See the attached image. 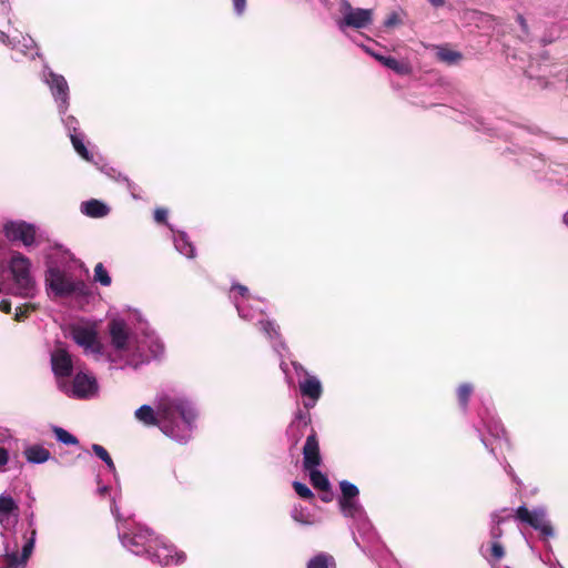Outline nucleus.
I'll use <instances>...</instances> for the list:
<instances>
[{
  "instance_id": "nucleus-1",
  "label": "nucleus",
  "mask_w": 568,
  "mask_h": 568,
  "mask_svg": "<svg viewBox=\"0 0 568 568\" xmlns=\"http://www.w3.org/2000/svg\"><path fill=\"white\" fill-rule=\"evenodd\" d=\"M134 416L144 425L158 426L165 436L185 444L192 437L197 413L186 398L165 395L160 397L156 410L150 405H142Z\"/></svg>"
},
{
  "instance_id": "nucleus-2",
  "label": "nucleus",
  "mask_w": 568,
  "mask_h": 568,
  "mask_svg": "<svg viewBox=\"0 0 568 568\" xmlns=\"http://www.w3.org/2000/svg\"><path fill=\"white\" fill-rule=\"evenodd\" d=\"M230 298L233 301L239 316L245 321L256 320L260 329L272 342L274 351L281 354V349H284L285 345L281 341L277 342L280 338L278 326L264 318V302L254 298L248 288L241 284H234L231 287Z\"/></svg>"
},
{
  "instance_id": "nucleus-3",
  "label": "nucleus",
  "mask_w": 568,
  "mask_h": 568,
  "mask_svg": "<svg viewBox=\"0 0 568 568\" xmlns=\"http://www.w3.org/2000/svg\"><path fill=\"white\" fill-rule=\"evenodd\" d=\"M111 513L116 519L118 535L122 546L136 556L146 557L148 552L153 549V542H156L153 540L154 534L141 525L131 526L126 519H123L115 498H112L111 501Z\"/></svg>"
},
{
  "instance_id": "nucleus-4",
  "label": "nucleus",
  "mask_w": 568,
  "mask_h": 568,
  "mask_svg": "<svg viewBox=\"0 0 568 568\" xmlns=\"http://www.w3.org/2000/svg\"><path fill=\"white\" fill-rule=\"evenodd\" d=\"M32 263L21 252L13 251L8 261L7 286L8 291L22 298L36 295L37 283L32 274Z\"/></svg>"
},
{
  "instance_id": "nucleus-5",
  "label": "nucleus",
  "mask_w": 568,
  "mask_h": 568,
  "mask_svg": "<svg viewBox=\"0 0 568 568\" xmlns=\"http://www.w3.org/2000/svg\"><path fill=\"white\" fill-rule=\"evenodd\" d=\"M45 285L55 297H69L73 294H84L85 284L74 280L57 265H50L45 271Z\"/></svg>"
},
{
  "instance_id": "nucleus-6",
  "label": "nucleus",
  "mask_w": 568,
  "mask_h": 568,
  "mask_svg": "<svg viewBox=\"0 0 568 568\" xmlns=\"http://www.w3.org/2000/svg\"><path fill=\"white\" fill-rule=\"evenodd\" d=\"M164 344L160 337L151 329L143 328L142 335L138 336L135 346L128 364L138 366L139 364L149 363L158 359L164 354Z\"/></svg>"
},
{
  "instance_id": "nucleus-7",
  "label": "nucleus",
  "mask_w": 568,
  "mask_h": 568,
  "mask_svg": "<svg viewBox=\"0 0 568 568\" xmlns=\"http://www.w3.org/2000/svg\"><path fill=\"white\" fill-rule=\"evenodd\" d=\"M3 544V554L1 556V561L3 567L0 568H26L27 561L31 556L34 544H36V530L32 529L31 536L26 538V542L22 545V551L19 555V541H4Z\"/></svg>"
},
{
  "instance_id": "nucleus-8",
  "label": "nucleus",
  "mask_w": 568,
  "mask_h": 568,
  "mask_svg": "<svg viewBox=\"0 0 568 568\" xmlns=\"http://www.w3.org/2000/svg\"><path fill=\"white\" fill-rule=\"evenodd\" d=\"M58 388L69 397L87 399L97 395L98 383L95 377L78 373L72 382L68 379H59L57 382Z\"/></svg>"
},
{
  "instance_id": "nucleus-9",
  "label": "nucleus",
  "mask_w": 568,
  "mask_h": 568,
  "mask_svg": "<svg viewBox=\"0 0 568 568\" xmlns=\"http://www.w3.org/2000/svg\"><path fill=\"white\" fill-rule=\"evenodd\" d=\"M19 519V506L8 494L0 495L1 538L4 541L18 540L16 526Z\"/></svg>"
},
{
  "instance_id": "nucleus-10",
  "label": "nucleus",
  "mask_w": 568,
  "mask_h": 568,
  "mask_svg": "<svg viewBox=\"0 0 568 568\" xmlns=\"http://www.w3.org/2000/svg\"><path fill=\"white\" fill-rule=\"evenodd\" d=\"M515 517L521 523H525L538 530L544 538L555 536L554 527L548 518L545 507H536L529 510L525 505L519 506L515 510Z\"/></svg>"
},
{
  "instance_id": "nucleus-11",
  "label": "nucleus",
  "mask_w": 568,
  "mask_h": 568,
  "mask_svg": "<svg viewBox=\"0 0 568 568\" xmlns=\"http://www.w3.org/2000/svg\"><path fill=\"white\" fill-rule=\"evenodd\" d=\"M111 345L116 352L131 358L138 335L132 334L123 320L115 318L108 324Z\"/></svg>"
},
{
  "instance_id": "nucleus-12",
  "label": "nucleus",
  "mask_w": 568,
  "mask_h": 568,
  "mask_svg": "<svg viewBox=\"0 0 568 568\" xmlns=\"http://www.w3.org/2000/svg\"><path fill=\"white\" fill-rule=\"evenodd\" d=\"M41 79L49 87L58 111L68 110L70 106V89L65 78L44 67Z\"/></svg>"
},
{
  "instance_id": "nucleus-13",
  "label": "nucleus",
  "mask_w": 568,
  "mask_h": 568,
  "mask_svg": "<svg viewBox=\"0 0 568 568\" xmlns=\"http://www.w3.org/2000/svg\"><path fill=\"white\" fill-rule=\"evenodd\" d=\"M352 528L356 530L359 537L356 536L355 531H353V539L356 544V546L367 555V545H375L379 541V537L373 527L371 520L367 517V514H364L363 516L356 518L352 523ZM369 557L377 560L378 556L377 554H368ZM381 556H389L388 554H382Z\"/></svg>"
},
{
  "instance_id": "nucleus-14",
  "label": "nucleus",
  "mask_w": 568,
  "mask_h": 568,
  "mask_svg": "<svg viewBox=\"0 0 568 568\" xmlns=\"http://www.w3.org/2000/svg\"><path fill=\"white\" fill-rule=\"evenodd\" d=\"M2 232L10 242H21L23 246L38 245L37 229L24 221H7L2 225Z\"/></svg>"
},
{
  "instance_id": "nucleus-15",
  "label": "nucleus",
  "mask_w": 568,
  "mask_h": 568,
  "mask_svg": "<svg viewBox=\"0 0 568 568\" xmlns=\"http://www.w3.org/2000/svg\"><path fill=\"white\" fill-rule=\"evenodd\" d=\"M153 549L148 552L146 558L160 566H168L171 564H181L185 560V554L178 551L173 545L166 544L162 538L154 536Z\"/></svg>"
},
{
  "instance_id": "nucleus-16",
  "label": "nucleus",
  "mask_w": 568,
  "mask_h": 568,
  "mask_svg": "<svg viewBox=\"0 0 568 568\" xmlns=\"http://www.w3.org/2000/svg\"><path fill=\"white\" fill-rule=\"evenodd\" d=\"M343 19L338 22V27L344 31L345 27L355 29H364L372 23L373 11L371 9H354L347 0H343L341 4Z\"/></svg>"
},
{
  "instance_id": "nucleus-17",
  "label": "nucleus",
  "mask_w": 568,
  "mask_h": 568,
  "mask_svg": "<svg viewBox=\"0 0 568 568\" xmlns=\"http://www.w3.org/2000/svg\"><path fill=\"white\" fill-rule=\"evenodd\" d=\"M73 341L83 347L87 354H92L97 358L103 355L104 347L98 338L97 331L88 326H74L71 331Z\"/></svg>"
},
{
  "instance_id": "nucleus-18",
  "label": "nucleus",
  "mask_w": 568,
  "mask_h": 568,
  "mask_svg": "<svg viewBox=\"0 0 568 568\" xmlns=\"http://www.w3.org/2000/svg\"><path fill=\"white\" fill-rule=\"evenodd\" d=\"M303 405L306 409L313 408L323 394V386L318 377L305 372V377L298 382Z\"/></svg>"
},
{
  "instance_id": "nucleus-19",
  "label": "nucleus",
  "mask_w": 568,
  "mask_h": 568,
  "mask_svg": "<svg viewBox=\"0 0 568 568\" xmlns=\"http://www.w3.org/2000/svg\"><path fill=\"white\" fill-rule=\"evenodd\" d=\"M51 366L57 382L59 379H67L73 372V363L71 355L63 348H57L51 354Z\"/></svg>"
},
{
  "instance_id": "nucleus-20",
  "label": "nucleus",
  "mask_w": 568,
  "mask_h": 568,
  "mask_svg": "<svg viewBox=\"0 0 568 568\" xmlns=\"http://www.w3.org/2000/svg\"><path fill=\"white\" fill-rule=\"evenodd\" d=\"M321 463L322 457L317 435L315 430L312 429L303 447V465L305 469H312L317 468Z\"/></svg>"
},
{
  "instance_id": "nucleus-21",
  "label": "nucleus",
  "mask_w": 568,
  "mask_h": 568,
  "mask_svg": "<svg viewBox=\"0 0 568 568\" xmlns=\"http://www.w3.org/2000/svg\"><path fill=\"white\" fill-rule=\"evenodd\" d=\"M306 410L297 409L294 419L287 427V436L291 438L293 445H296L304 434V429L311 424V415Z\"/></svg>"
},
{
  "instance_id": "nucleus-22",
  "label": "nucleus",
  "mask_w": 568,
  "mask_h": 568,
  "mask_svg": "<svg viewBox=\"0 0 568 568\" xmlns=\"http://www.w3.org/2000/svg\"><path fill=\"white\" fill-rule=\"evenodd\" d=\"M479 417L484 428L494 440H500L505 436L503 424L489 408L480 412Z\"/></svg>"
},
{
  "instance_id": "nucleus-23",
  "label": "nucleus",
  "mask_w": 568,
  "mask_h": 568,
  "mask_svg": "<svg viewBox=\"0 0 568 568\" xmlns=\"http://www.w3.org/2000/svg\"><path fill=\"white\" fill-rule=\"evenodd\" d=\"M168 226L173 232V242L175 250L187 258L195 257V247L190 241L187 234L182 231L175 233L172 225L168 224Z\"/></svg>"
},
{
  "instance_id": "nucleus-24",
  "label": "nucleus",
  "mask_w": 568,
  "mask_h": 568,
  "mask_svg": "<svg viewBox=\"0 0 568 568\" xmlns=\"http://www.w3.org/2000/svg\"><path fill=\"white\" fill-rule=\"evenodd\" d=\"M80 210L82 214L94 219L104 217L110 212V209L105 203L95 199L82 202Z\"/></svg>"
},
{
  "instance_id": "nucleus-25",
  "label": "nucleus",
  "mask_w": 568,
  "mask_h": 568,
  "mask_svg": "<svg viewBox=\"0 0 568 568\" xmlns=\"http://www.w3.org/2000/svg\"><path fill=\"white\" fill-rule=\"evenodd\" d=\"M338 506L343 516L352 519V521L366 514L358 498L338 499Z\"/></svg>"
},
{
  "instance_id": "nucleus-26",
  "label": "nucleus",
  "mask_w": 568,
  "mask_h": 568,
  "mask_svg": "<svg viewBox=\"0 0 568 568\" xmlns=\"http://www.w3.org/2000/svg\"><path fill=\"white\" fill-rule=\"evenodd\" d=\"M24 457L30 464H43L51 458V453L41 445L28 446L24 452Z\"/></svg>"
},
{
  "instance_id": "nucleus-27",
  "label": "nucleus",
  "mask_w": 568,
  "mask_h": 568,
  "mask_svg": "<svg viewBox=\"0 0 568 568\" xmlns=\"http://www.w3.org/2000/svg\"><path fill=\"white\" fill-rule=\"evenodd\" d=\"M69 138L75 152L85 161H92L93 155L90 153V151L87 149L84 144L85 135L82 132L71 133Z\"/></svg>"
},
{
  "instance_id": "nucleus-28",
  "label": "nucleus",
  "mask_w": 568,
  "mask_h": 568,
  "mask_svg": "<svg viewBox=\"0 0 568 568\" xmlns=\"http://www.w3.org/2000/svg\"><path fill=\"white\" fill-rule=\"evenodd\" d=\"M436 57L439 61H442L448 65L458 63L463 58L460 52L452 50L447 47H437L436 48Z\"/></svg>"
},
{
  "instance_id": "nucleus-29",
  "label": "nucleus",
  "mask_w": 568,
  "mask_h": 568,
  "mask_svg": "<svg viewBox=\"0 0 568 568\" xmlns=\"http://www.w3.org/2000/svg\"><path fill=\"white\" fill-rule=\"evenodd\" d=\"M12 49H17L22 52L24 55L33 58L38 52L36 51V42L30 37H22V40L13 39Z\"/></svg>"
},
{
  "instance_id": "nucleus-30",
  "label": "nucleus",
  "mask_w": 568,
  "mask_h": 568,
  "mask_svg": "<svg viewBox=\"0 0 568 568\" xmlns=\"http://www.w3.org/2000/svg\"><path fill=\"white\" fill-rule=\"evenodd\" d=\"M474 387L470 383H464L457 388L458 404L464 413L467 412L468 402L473 394Z\"/></svg>"
},
{
  "instance_id": "nucleus-31",
  "label": "nucleus",
  "mask_w": 568,
  "mask_h": 568,
  "mask_svg": "<svg viewBox=\"0 0 568 568\" xmlns=\"http://www.w3.org/2000/svg\"><path fill=\"white\" fill-rule=\"evenodd\" d=\"M307 568H335V560L331 555L322 552L310 559Z\"/></svg>"
},
{
  "instance_id": "nucleus-32",
  "label": "nucleus",
  "mask_w": 568,
  "mask_h": 568,
  "mask_svg": "<svg viewBox=\"0 0 568 568\" xmlns=\"http://www.w3.org/2000/svg\"><path fill=\"white\" fill-rule=\"evenodd\" d=\"M67 112H68V110H63V112L58 111L61 122H62L65 131L68 132V135L70 136L71 133H80L79 120L71 114H68Z\"/></svg>"
},
{
  "instance_id": "nucleus-33",
  "label": "nucleus",
  "mask_w": 568,
  "mask_h": 568,
  "mask_svg": "<svg viewBox=\"0 0 568 568\" xmlns=\"http://www.w3.org/2000/svg\"><path fill=\"white\" fill-rule=\"evenodd\" d=\"M310 471V477L312 485L321 490H328L329 489V481L327 477L320 471L317 468L307 469Z\"/></svg>"
},
{
  "instance_id": "nucleus-34",
  "label": "nucleus",
  "mask_w": 568,
  "mask_h": 568,
  "mask_svg": "<svg viewBox=\"0 0 568 568\" xmlns=\"http://www.w3.org/2000/svg\"><path fill=\"white\" fill-rule=\"evenodd\" d=\"M92 450L97 455V457H99L102 462H104L108 469L115 476L116 475L115 465H114L110 454L108 453V450L99 444H93Z\"/></svg>"
},
{
  "instance_id": "nucleus-35",
  "label": "nucleus",
  "mask_w": 568,
  "mask_h": 568,
  "mask_svg": "<svg viewBox=\"0 0 568 568\" xmlns=\"http://www.w3.org/2000/svg\"><path fill=\"white\" fill-rule=\"evenodd\" d=\"M509 516L503 517L499 513H495L491 515V528H490V537L493 541H498V539L503 536V529L500 525L508 519Z\"/></svg>"
},
{
  "instance_id": "nucleus-36",
  "label": "nucleus",
  "mask_w": 568,
  "mask_h": 568,
  "mask_svg": "<svg viewBox=\"0 0 568 568\" xmlns=\"http://www.w3.org/2000/svg\"><path fill=\"white\" fill-rule=\"evenodd\" d=\"M52 432L55 435V438L58 442L64 444V445H78L79 440L75 436L70 434L68 430L63 429L59 426H53Z\"/></svg>"
},
{
  "instance_id": "nucleus-37",
  "label": "nucleus",
  "mask_w": 568,
  "mask_h": 568,
  "mask_svg": "<svg viewBox=\"0 0 568 568\" xmlns=\"http://www.w3.org/2000/svg\"><path fill=\"white\" fill-rule=\"evenodd\" d=\"M341 488V497L338 499H354L358 498L359 490L356 485L352 484L348 480H342L339 483Z\"/></svg>"
},
{
  "instance_id": "nucleus-38",
  "label": "nucleus",
  "mask_w": 568,
  "mask_h": 568,
  "mask_svg": "<svg viewBox=\"0 0 568 568\" xmlns=\"http://www.w3.org/2000/svg\"><path fill=\"white\" fill-rule=\"evenodd\" d=\"M383 65L398 74H407L409 72V67L406 63L400 62L393 57H387V59L383 61Z\"/></svg>"
},
{
  "instance_id": "nucleus-39",
  "label": "nucleus",
  "mask_w": 568,
  "mask_h": 568,
  "mask_svg": "<svg viewBox=\"0 0 568 568\" xmlns=\"http://www.w3.org/2000/svg\"><path fill=\"white\" fill-rule=\"evenodd\" d=\"M94 281L103 286H109L112 282L109 272L102 263H98L94 267Z\"/></svg>"
},
{
  "instance_id": "nucleus-40",
  "label": "nucleus",
  "mask_w": 568,
  "mask_h": 568,
  "mask_svg": "<svg viewBox=\"0 0 568 568\" xmlns=\"http://www.w3.org/2000/svg\"><path fill=\"white\" fill-rule=\"evenodd\" d=\"M292 518L295 521H297L302 525H307V526L313 525L315 523L312 519V516L310 515V513L302 507H300V508L294 507V509L292 510Z\"/></svg>"
},
{
  "instance_id": "nucleus-41",
  "label": "nucleus",
  "mask_w": 568,
  "mask_h": 568,
  "mask_svg": "<svg viewBox=\"0 0 568 568\" xmlns=\"http://www.w3.org/2000/svg\"><path fill=\"white\" fill-rule=\"evenodd\" d=\"M505 556L504 546L499 541H493L490 547V554L487 556V560L490 564L498 562Z\"/></svg>"
},
{
  "instance_id": "nucleus-42",
  "label": "nucleus",
  "mask_w": 568,
  "mask_h": 568,
  "mask_svg": "<svg viewBox=\"0 0 568 568\" xmlns=\"http://www.w3.org/2000/svg\"><path fill=\"white\" fill-rule=\"evenodd\" d=\"M293 487H294L295 493L304 499H310L314 496V494L310 489V487H307L305 484H303L301 481H297V480L293 481Z\"/></svg>"
},
{
  "instance_id": "nucleus-43",
  "label": "nucleus",
  "mask_w": 568,
  "mask_h": 568,
  "mask_svg": "<svg viewBox=\"0 0 568 568\" xmlns=\"http://www.w3.org/2000/svg\"><path fill=\"white\" fill-rule=\"evenodd\" d=\"M516 21L518 22L521 34L519 36L521 40H526L529 37V27L528 23L523 14H517Z\"/></svg>"
},
{
  "instance_id": "nucleus-44",
  "label": "nucleus",
  "mask_w": 568,
  "mask_h": 568,
  "mask_svg": "<svg viewBox=\"0 0 568 568\" xmlns=\"http://www.w3.org/2000/svg\"><path fill=\"white\" fill-rule=\"evenodd\" d=\"M476 430L480 437V440L481 443L484 444V446L491 453L494 454L495 452V447L493 445V440L490 438H488L484 433L483 430L479 428V427H476Z\"/></svg>"
},
{
  "instance_id": "nucleus-45",
  "label": "nucleus",
  "mask_w": 568,
  "mask_h": 568,
  "mask_svg": "<svg viewBox=\"0 0 568 568\" xmlns=\"http://www.w3.org/2000/svg\"><path fill=\"white\" fill-rule=\"evenodd\" d=\"M166 217H168V210L166 209L158 207L154 211V220H155V222H158V223H166Z\"/></svg>"
},
{
  "instance_id": "nucleus-46",
  "label": "nucleus",
  "mask_w": 568,
  "mask_h": 568,
  "mask_svg": "<svg viewBox=\"0 0 568 568\" xmlns=\"http://www.w3.org/2000/svg\"><path fill=\"white\" fill-rule=\"evenodd\" d=\"M232 2H233L234 12L237 16L243 14L246 9V0H232Z\"/></svg>"
},
{
  "instance_id": "nucleus-47",
  "label": "nucleus",
  "mask_w": 568,
  "mask_h": 568,
  "mask_svg": "<svg viewBox=\"0 0 568 568\" xmlns=\"http://www.w3.org/2000/svg\"><path fill=\"white\" fill-rule=\"evenodd\" d=\"M399 23H400V19L396 12L390 13L384 22L385 27H387V28L395 27Z\"/></svg>"
},
{
  "instance_id": "nucleus-48",
  "label": "nucleus",
  "mask_w": 568,
  "mask_h": 568,
  "mask_svg": "<svg viewBox=\"0 0 568 568\" xmlns=\"http://www.w3.org/2000/svg\"><path fill=\"white\" fill-rule=\"evenodd\" d=\"M9 460V453L4 447H0V468L6 466Z\"/></svg>"
},
{
  "instance_id": "nucleus-49",
  "label": "nucleus",
  "mask_w": 568,
  "mask_h": 568,
  "mask_svg": "<svg viewBox=\"0 0 568 568\" xmlns=\"http://www.w3.org/2000/svg\"><path fill=\"white\" fill-rule=\"evenodd\" d=\"M28 524H29V528H30V530H29V536H28V531H26V532H23V534H22V539H23L24 541H26V538H29V537L31 536V531H32V529H34V530L37 531V529L33 527V525H34L33 514H31V515L29 516Z\"/></svg>"
},
{
  "instance_id": "nucleus-50",
  "label": "nucleus",
  "mask_w": 568,
  "mask_h": 568,
  "mask_svg": "<svg viewBox=\"0 0 568 568\" xmlns=\"http://www.w3.org/2000/svg\"><path fill=\"white\" fill-rule=\"evenodd\" d=\"M123 182L126 183L128 190L131 192L132 196L136 199L134 191L136 189L135 183H133L128 176H123Z\"/></svg>"
},
{
  "instance_id": "nucleus-51",
  "label": "nucleus",
  "mask_w": 568,
  "mask_h": 568,
  "mask_svg": "<svg viewBox=\"0 0 568 568\" xmlns=\"http://www.w3.org/2000/svg\"><path fill=\"white\" fill-rule=\"evenodd\" d=\"M0 311L3 313H10L11 311V303L7 300H2L0 302Z\"/></svg>"
},
{
  "instance_id": "nucleus-52",
  "label": "nucleus",
  "mask_w": 568,
  "mask_h": 568,
  "mask_svg": "<svg viewBox=\"0 0 568 568\" xmlns=\"http://www.w3.org/2000/svg\"><path fill=\"white\" fill-rule=\"evenodd\" d=\"M366 52L369 53L372 57H374L377 61H379L383 64V61L387 59V57L378 54L374 51H372L369 48H365Z\"/></svg>"
},
{
  "instance_id": "nucleus-53",
  "label": "nucleus",
  "mask_w": 568,
  "mask_h": 568,
  "mask_svg": "<svg viewBox=\"0 0 568 568\" xmlns=\"http://www.w3.org/2000/svg\"><path fill=\"white\" fill-rule=\"evenodd\" d=\"M0 41L4 44L12 45L13 39L11 40L9 36L0 31Z\"/></svg>"
},
{
  "instance_id": "nucleus-54",
  "label": "nucleus",
  "mask_w": 568,
  "mask_h": 568,
  "mask_svg": "<svg viewBox=\"0 0 568 568\" xmlns=\"http://www.w3.org/2000/svg\"><path fill=\"white\" fill-rule=\"evenodd\" d=\"M292 365H293V367H294V369H295L296 374H298V375H300V374H302V373L305 375V372H307V371L303 367V365H302V364H300V363H297V362H293V363H292Z\"/></svg>"
},
{
  "instance_id": "nucleus-55",
  "label": "nucleus",
  "mask_w": 568,
  "mask_h": 568,
  "mask_svg": "<svg viewBox=\"0 0 568 568\" xmlns=\"http://www.w3.org/2000/svg\"><path fill=\"white\" fill-rule=\"evenodd\" d=\"M108 491H109V486H106V485L98 487V494L100 496H104Z\"/></svg>"
},
{
  "instance_id": "nucleus-56",
  "label": "nucleus",
  "mask_w": 568,
  "mask_h": 568,
  "mask_svg": "<svg viewBox=\"0 0 568 568\" xmlns=\"http://www.w3.org/2000/svg\"><path fill=\"white\" fill-rule=\"evenodd\" d=\"M430 2V4H433L434 7H442L444 6L445 3V0H428Z\"/></svg>"
},
{
  "instance_id": "nucleus-57",
  "label": "nucleus",
  "mask_w": 568,
  "mask_h": 568,
  "mask_svg": "<svg viewBox=\"0 0 568 568\" xmlns=\"http://www.w3.org/2000/svg\"><path fill=\"white\" fill-rule=\"evenodd\" d=\"M505 470H506V473H507L508 475H510L511 477H515V476H514V474H513V468H511V466H510V465H508V464H507V465L505 466Z\"/></svg>"
},
{
  "instance_id": "nucleus-58",
  "label": "nucleus",
  "mask_w": 568,
  "mask_h": 568,
  "mask_svg": "<svg viewBox=\"0 0 568 568\" xmlns=\"http://www.w3.org/2000/svg\"><path fill=\"white\" fill-rule=\"evenodd\" d=\"M562 223L568 227V211L562 215Z\"/></svg>"
},
{
  "instance_id": "nucleus-59",
  "label": "nucleus",
  "mask_w": 568,
  "mask_h": 568,
  "mask_svg": "<svg viewBox=\"0 0 568 568\" xmlns=\"http://www.w3.org/2000/svg\"><path fill=\"white\" fill-rule=\"evenodd\" d=\"M24 317V314L20 311L16 313V320L21 321Z\"/></svg>"
},
{
  "instance_id": "nucleus-60",
  "label": "nucleus",
  "mask_w": 568,
  "mask_h": 568,
  "mask_svg": "<svg viewBox=\"0 0 568 568\" xmlns=\"http://www.w3.org/2000/svg\"><path fill=\"white\" fill-rule=\"evenodd\" d=\"M123 174L122 173H119L118 176H116V181H121L123 182Z\"/></svg>"
},
{
  "instance_id": "nucleus-61",
  "label": "nucleus",
  "mask_w": 568,
  "mask_h": 568,
  "mask_svg": "<svg viewBox=\"0 0 568 568\" xmlns=\"http://www.w3.org/2000/svg\"><path fill=\"white\" fill-rule=\"evenodd\" d=\"M281 368L284 373H286V364L284 362L281 363Z\"/></svg>"
},
{
  "instance_id": "nucleus-62",
  "label": "nucleus",
  "mask_w": 568,
  "mask_h": 568,
  "mask_svg": "<svg viewBox=\"0 0 568 568\" xmlns=\"http://www.w3.org/2000/svg\"><path fill=\"white\" fill-rule=\"evenodd\" d=\"M551 567L552 568H564L558 561L554 566H551Z\"/></svg>"
},
{
  "instance_id": "nucleus-63",
  "label": "nucleus",
  "mask_w": 568,
  "mask_h": 568,
  "mask_svg": "<svg viewBox=\"0 0 568 568\" xmlns=\"http://www.w3.org/2000/svg\"><path fill=\"white\" fill-rule=\"evenodd\" d=\"M485 18H486L487 20H495V18H494L493 16H489V14H485Z\"/></svg>"
},
{
  "instance_id": "nucleus-64",
  "label": "nucleus",
  "mask_w": 568,
  "mask_h": 568,
  "mask_svg": "<svg viewBox=\"0 0 568 568\" xmlns=\"http://www.w3.org/2000/svg\"><path fill=\"white\" fill-rule=\"evenodd\" d=\"M322 500H323V501H329V500H331V498H329V497H327V496H323V497H322Z\"/></svg>"
}]
</instances>
